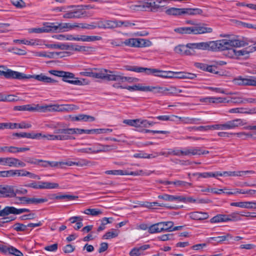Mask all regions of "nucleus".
Masks as SVG:
<instances>
[{"label":"nucleus","instance_id":"nucleus-1","mask_svg":"<svg viewBox=\"0 0 256 256\" xmlns=\"http://www.w3.org/2000/svg\"><path fill=\"white\" fill-rule=\"evenodd\" d=\"M252 42L248 38H243L242 40L236 39H222L218 40L211 41L212 51H223L228 50V54H230V50L233 47H244Z\"/></svg>","mask_w":256,"mask_h":256},{"label":"nucleus","instance_id":"nucleus-2","mask_svg":"<svg viewBox=\"0 0 256 256\" xmlns=\"http://www.w3.org/2000/svg\"><path fill=\"white\" fill-rule=\"evenodd\" d=\"M111 44L116 46H122L124 45L130 47L142 48L150 46L152 42L149 40L140 38H130L126 40L124 42L112 40Z\"/></svg>","mask_w":256,"mask_h":256},{"label":"nucleus","instance_id":"nucleus-3","mask_svg":"<svg viewBox=\"0 0 256 256\" xmlns=\"http://www.w3.org/2000/svg\"><path fill=\"white\" fill-rule=\"evenodd\" d=\"M124 68L128 71H132L139 73H144L146 74H152L154 76L166 78L168 76L166 71L160 70L156 68H146L135 66L126 65Z\"/></svg>","mask_w":256,"mask_h":256},{"label":"nucleus","instance_id":"nucleus-4","mask_svg":"<svg viewBox=\"0 0 256 256\" xmlns=\"http://www.w3.org/2000/svg\"><path fill=\"white\" fill-rule=\"evenodd\" d=\"M250 40L252 42L250 43L248 47L238 50L234 48L230 50V54L229 56L236 59L240 58L242 56L244 58H248L249 54L256 50V42H254Z\"/></svg>","mask_w":256,"mask_h":256},{"label":"nucleus","instance_id":"nucleus-5","mask_svg":"<svg viewBox=\"0 0 256 256\" xmlns=\"http://www.w3.org/2000/svg\"><path fill=\"white\" fill-rule=\"evenodd\" d=\"M206 26L205 24L198 23L192 26L188 27L189 34H200L212 32V28L206 27Z\"/></svg>","mask_w":256,"mask_h":256},{"label":"nucleus","instance_id":"nucleus-6","mask_svg":"<svg viewBox=\"0 0 256 256\" xmlns=\"http://www.w3.org/2000/svg\"><path fill=\"white\" fill-rule=\"evenodd\" d=\"M0 164L3 166L14 167L24 168L26 166V164L24 162H22L18 158L12 157L0 158Z\"/></svg>","mask_w":256,"mask_h":256},{"label":"nucleus","instance_id":"nucleus-7","mask_svg":"<svg viewBox=\"0 0 256 256\" xmlns=\"http://www.w3.org/2000/svg\"><path fill=\"white\" fill-rule=\"evenodd\" d=\"M50 107L51 106H44L40 107L38 104L36 105V106L34 107L32 106L30 104H27L20 106H16L14 107V110L29 112L38 111L40 110H42V111L45 112L46 110L50 111Z\"/></svg>","mask_w":256,"mask_h":256},{"label":"nucleus","instance_id":"nucleus-8","mask_svg":"<svg viewBox=\"0 0 256 256\" xmlns=\"http://www.w3.org/2000/svg\"><path fill=\"white\" fill-rule=\"evenodd\" d=\"M188 46L191 50V52H194V49L212 50L211 41L207 42H201L198 43L188 44Z\"/></svg>","mask_w":256,"mask_h":256},{"label":"nucleus","instance_id":"nucleus-9","mask_svg":"<svg viewBox=\"0 0 256 256\" xmlns=\"http://www.w3.org/2000/svg\"><path fill=\"white\" fill-rule=\"evenodd\" d=\"M246 124L244 120L240 118H236L227 122L224 124H222V130L234 129L240 126Z\"/></svg>","mask_w":256,"mask_h":256},{"label":"nucleus","instance_id":"nucleus-10","mask_svg":"<svg viewBox=\"0 0 256 256\" xmlns=\"http://www.w3.org/2000/svg\"><path fill=\"white\" fill-rule=\"evenodd\" d=\"M4 76L7 78H16L18 80H24L30 78V76L20 72L13 71L11 70L8 69L4 72Z\"/></svg>","mask_w":256,"mask_h":256},{"label":"nucleus","instance_id":"nucleus-11","mask_svg":"<svg viewBox=\"0 0 256 256\" xmlns=\"http://www.w3.org/2000/svg\"><path fill=\"white\" fill-rule=\"evenodd\" d=\"M16 193L14 192V186H0V197H15Z\"/></svg>","mask_w":256,"mask_h":256},{"label":"nucleus","instance_id":"nucleus-12","mask_svg":"<svg viewBox=\"0 0 256 256\" xmlns=\"http://www.w3.org/2000/svg\"><path fill=\"white\" fill-rule=\"evenodd\" d=\"M235 84L238 85L251 86H256V77L250 78H242L241 76L234 80Z\"/></svg>","mask_w":256,"mask_h":256},{"label":"nucleus","instance_id":"nucleus-13","mask_svg":"<svg viewBox=\"0 0 256 256\" xmlns=\"http://www.w3.org/2000/svg\"><path fill=\"white\" fill-rule=\"evenodd\" d=\"M12 136H16L18 138H26L32 139H40L42 133H29V132H14L12 134Z\"/></svg>","mask_w":256,"mask_h":256},{"label":"nucleus","instance_id":"nucleus-14","mask_svg":"<svg viewBox=\"0 0 256 256\" xmlns=\"http://www.w3.org/2000/svg\"><path fill=\"white\" fill-rule=\"evenodd\" d=\"M74 128H62V133L60 134H58L59 138L60 140H73L75 138L71 136L72 134H75Z\"/></svg>","mask_w":256,"mask_h":256},{"label":"nucleus","instance_id":"nucleus-15","mask_svg":"<svg viewBox=\"0 0 256 256\" xmlns=\"http://www.w3.org/2000/svg\"><path fill=\"white\" fill-rule=\"evenodd\" d=\"M98 70V69L96 70ZM110 70L102 68L98 70V72H94L93 78L106 80L108 81Z\"/></svg>","mask_w":256,"mask_h":256},{"label":"nucleus","instance_id":"nucleus-16","mask_svg":"<svg viewBox=\"0 0 256 256\" xmlns=\"http://www.w3.org/2000/svg\"><path fill=\"white\" fill-rule=\"evenodd\" d=\"M30 150L29 148H19L14 146H3L0 148V152L7 151L10 153H18L20 152H24Z\"/></svg>","mask_w":256,"mask_h":256},{"label":"nucleus","instance_id":"nucleus-17","mask_svg":"<svg viewBox=\"0 0 256 256\" xmlns=\"http://www.w3.org/2000/svg\"><path fill=\"white\" fill-rule=\"evenodd\" d=\"M27 76H30V78H34L38 81L43 82L44 83H54L57 81L51 78L48 77L42 74L38 75H27Z\"/></svg>","mask_w":256,"mask_h":256},{"label":"nucleus","instance_id":"nucleus-18","mask_svg":"<svg viewBox=\"0 0 256 256\" xmlns=\"http://www.w3.org/2000/svg\"><path fill=\"white\" fill-rule=\"evenodd\" d=\"M230 113H238L244 114H256V108H238L230 109L228 110Z\"/></svg>","mask_w":256,"mask_h":256},{"label":"nucleus","instance_id":"nucleus-19","mask_svg":"<svg viewBox=\"0 0 256 256\" xmlns=\"http://www.w3.org/2000/svg\"><path fill=\"white\" fill-rule=\"evenodd\" d=\"M174 51L176 53L181 55L189 56L193 54V52H191V50L188 46V44L186 46L180 45L175 47Z\"/></svg>","mask_w":256,"mask_h":256},{"label":"nucleus","instance_id":"nucleus-20","mask_svg":"<svg viewBox=\"0 0 256 256\" xmlns=\"http://www.w3.org/2000/svg\"><path fill=\"white\" fill-rule=\"evenodd\" d=\"M51 107L50 108L54 111H63V110H74L78 109V107L74 104H66L62 105L61 108H60L59 106L54 105L50 106Z\"/></svg>","mask_w":256,"mask_h":256},{"label":"nucleus","instance_id":"nucleus-21","mask_svg":"<svg viewBox=\"0 0 256 256\" xmlns=\"http://www.w3.org/2000/svg\"><path fill=\"white\" fill-rule=\"evenodd\" d=\"M109 73L108 81H116L119 83L124 82V76L120 72L110 70Z\"/></svg>","mask_w":256,"mask_h":256},{"label":"nucleus","instance_id":"nucleus-22","mask_svg":"<svg viewBox=\"0 0 256 256\" xmlns=\"http://www.w3.org/2000/svg\"><path fill=\"white\" fill-rule=\"evenodd\" d=\"M181 16L189 15L194 16L196 14H201L202 10L198 8H181Z\"/></svg>","mask_w":256,"mask_h":256},{"label":"nucleus","instance_id":"nucleus-23","mask_svg":"<svg viewBox=\"0 0 256 256\" xmlns=\"http://www.w3.org/2000/svg\"><path fill=\"white\" fill-rule=\"evenodd\" d=\"M208 214L206 212H194L190 213V217L192 220H206L208 218Z\"/></svg>","mask_w":256,"mask_h":256},{"label":"nucleus","instance_id":"nucleus-24","mask_svg":"<svg viewBox=\"0 0 256 256\" xmlns=\"http://www.w3.org/2000/svg\"><path fill=\"white\" fill-rule=\"evenodd\" d=\"M63 15L62 17L64 18H78L82 16L84 13L78 10L67 11Z\"/></svg>","mask_w":256,"mask_h":256},{"label":"nucleus","instance_id":"nucleus-25","mask_svg":"<svg viewBox=\"0 0 256 256\" xmlns=\"http://www.w3.org/2000/svg\"><path fill=\"white\" fill-rule=\"evenodd\" d=\"M58 32L68 31V29L71 30L75 27H80L77 23L72 24L70 23H58Z\"/></svg>","mask_w":256,"mask_h":256},{"label":"nucleus","instance_id":"nucleus-26","mask_svg":"<svg viewBox=\"0 0 256 256\" xmlns=\"http://www.w3.org/2000/svg\"><path fill=\"white\" fill-rule=\"evenodd\" d=\"M254 202H234L230 204L231 206H238L242 208H254Z\"/></svg>","mask_w":256,"mask_h":256},{"label":"nucleus","instance_id":"nucleus-27","mask_svg":"<svg viewBox=\"0 0 256 256\" xmlns=\"http://www.w3.org/2000/svg\"><path fill=\"white\" fill-rule=\"evenodd\" d=\"M149 244H144L138 248H134L130 252V256H139L142 254L143 251L150 248Z\"/></svg>","mask_w":256,"mask_h":256},{"label":"nucleus","instance_id":"nucleus-28","mask_svg":"<svg viewBox=\"0 0 256 256\" xmlns=\"http://www.w3.org/2000/svg\"><path fill=\"white\" fill-rule=\"evenodd\" d=\"M44 28L46 31V32H58V23H46L44 24Z\"/></svg>","mask_w":256,"mask_h":256},{"label":"nucleus","instance_id":"nucleus-29","mask_svg":"<svg viewBox=\"0 0 256 256\" xmlns=\"http://www.w3.org/2000/svg\"><path fill=\"white\" fill-rule=\"evenodd\" d=\"M40 189H53L58 187V184L57 183L38 182Z\"/></svg>","mask_w":256,"mask_h":256},{"label":"nucleus","instance_id":"nucleus-30","mask_svg":"<svg viewBox=\"0 0 256 256\" xmlns=\"http://www.w3.org/2000/svg\"><path fill=\"white\" fill-rule=\"evenodd\" d=\"M10 214L16 215L15 207L6 206L4 209L0 210V216L4 217Z\"/></svg>","mask_w":256,"mask_h":256},{"label":"nucleus","instance_id":"nucleus-31","mask_svg":"<svg viewBox=\"0 0 256 256\" xmlns=\"http://www.w3.org/2000/svg\"><path fill=\"white\" fill-rule=\"evenodd\" d=\"M118 88H120L126 89L130 91H142L145 92L146 86H142L140 84L136 85H134L133 86H118Z\"/></svg>","mask_w":256,"mask_h":256},{"label":"nucleus","instance_id":"nucleus-32","mask_svg":"<svg viewBox=\"0 0 256 256\" xmlns=\"http://www.w3.org/2000/svg\"><path fill=\"white\" fill-rule=\"evenodd\" d=\"M145 92H150L154 94H163V86H146Z\"/></svg>","mask_w":256,"mask_h":256},{"label":"nucleus","instance_id":"nucleus-33","mask_svg":"<svg viewBox=\"0 0 256 256\" xmlns=\"http://www.w3.org/2000/svg\"><path fill=\"white\" fill-rule=\"evenodd\" d=\"M162 232V224L160 222L151 225L148 228V232L150 234Z\"/></svg>","mask_w":256,"mask_h":256},{"label":"nucleus","instance_id":"nucleus-34","mask_svg":"<svg viewBox=\"0 0 256 256\" xmlns=\"http://www.w3.org/2000/svg\"><path fill=\"white\" fill-rule=\"evenodd\" d=\"M46 46L48 48L60 49L62 50H68L70 48L68 45L62 44H46Z\"/></svg>","mask_w":256,"mask_h":256},{"label":"nucleus","instance_id":"nucleus-35","mask_svg":"<svg viewBox=\"0 0 256 256\" xmlns=\"http://www.w3.org/2000/svg\"><path fill=\"white\" fill-rule=\"evenodd\" d=\"M162 224V232H172L174 222L172 221L160 222Z\"/></svg>","mask_w":256,"mask_h":256},{"label":"nucleus","instance_id":"nucleus-36","mask_svg":"<svg viewBox=\"0 0 256 256\" xmlns=\"http://www.w3.org/2000/svg\"><path fill=\"white\" fill-rule=\"evenodd\" d=\"M75 120L77 121L93 122L95 120V118L86 114H80L76 116Z\"/></svg>","mask_w":256,"mask_h":256},{"label":"nucleus","instance_id":"nucleus-37","mask_svg":"<svg viewBox=\"0 0 256 256\" xmlns=\"http://www.w3.org/2000/svg\"><path fill=\"white\" fill-rule=\"evenodd\" d=\"M181 8H170L166 10V14L173 16H181Z\"/></svg>","mask_w":256,"mask_h":256},{"label":"nucleus","instance_id":"nucleus-38","mask_svg":"<svg viewBox=\"0 0 256 256\" xmlns=\"http://www.w3.org/2000/svg\"><path fill=\"white\" fill-rule=\"evenodd\" d=\"M233 236L230 234H226L224 236H220L218 237H211L209 238L210 240H217L218 242L221 243L224 241L228 240L232 238Z\"/></svg>","mask_w":256,"mask_h":256},{"label":"nucleus","instance_id":"nucleus-39","mask_svg":"<svg viewBox=\"0 0 256 256\" xmlns=\"http://www.w3.org/2000/svg\"><path fill=\"white\" fill-rule=\"evenodd\" d=\"M226 214H218L210 220L211 223H216L220 222H226Z\"/></svg>","mask_w":256,"mask_h":256},{"label":"nucleus","instance_id":"nucleus-40","mask_svg":"<svg viewBox=\"0 0 256 256\" xmlns=\"http://www.w3.org/2000/svg\"><path fill=\"white\" fill-rule=\"evenodd\" d=\"M167 155H173L176 156H186V149L180 150L176 148L169 149L167 152Z\"/></svg>","mask_w":256,"mask_h":256},{"label":"nucleus","instance_id":"nucleus-41","mask_svg":"<svg viewBox=\"0 0 256 256\" xmlns=\"http://www.w3.org/2000/svg\"><path fill=\"white\" fill-rule=\"evenodd\" d=\"M202 152V149L199 147L194 148L191 149H186V156L192 154L200 155Z\"/></svg>","mask_w":256,"mask_h":256},{"label":"nucleus","instance_id":"nucleus-42","mask_svg":"<svg viewBox=\"0 0 256 256\" xmlns=\"http://www.w3.org/2000/svg\"><path fill=\"white\" fill-rule=\"evenodd\" d=\"M158 198L160 199H162L166 201L172 202L174 200L178 201V196H174L172 195H169L167 194H164L162 195H159L158 196Z\"/></svg>","mask_w":256,"mask_h":256},{"label":"nucleus","instance_id":"nucleus-43","mask_svg":"<svg viewBox=\"0 0 256 256\" xmlns=\"http://www.w3.org/2000/svg\"><path fill=\"white\" fill-rule=\"evenodd\" d=\"M113 218H104L101 220V224L100 226L98 228L97 231L98 232H100V231L103 230L105 229L106 226H105L108 224L112 223V221H110V220H112Z\"/></svg>","mask_w":256,"mask_h":256},{"label":"nucleus","instance_id":"nucleus-44","mask_svg":"<svg viewBox=\"0 0 256 256\" xmlns=\"http://www.w3.org/2000/svg\"><path fill=\"white\" fill-rule=\"evenodd\" d=\"M86 214L91 215L92 216H96L102 213V212L99 209L97 208H88L86 209L84 212Z\"/></svg>","mask_w":256,"mask_h":256},{"label":"nucleus","instance_id":"nucleus-45","mask_svg":"<svg viewBox=\"0 0 256 256\" xmlns=\"http://www.w3.org/2000/svg\"><path fill=\"white\" fill-rule=\"evenodd\" d=\"M119 20H106L105 22L106 28H114L120 27Z\"/></svg>","mask_w":256,"mask_h":256},{"label":"nucleus","instance_id":"nucleus-46","mask_svg":"<svg viewBox=\"0 0 256 256\" xmlns=\"http://www.w3.org/2000/svg\"><path fill=\"white\" fill-rule=\"evenodd\" d=\"M241 220L240 216L238 212H233L227 215L226 221H238Z\"/></svg>","mask_w":256,"mask_h":256},{"label":"nucleus","instance_id":"nucleus-47","mask_svg":"<svg viewBox=\"0 0 256 256\" xmlns=\"http://www.w3.org/2000/svg\"><path fill=\"white\" fill-rule=\"evenodd\" d=\"M28 213V214L20 216L19 217V220H31L34 219L36 216V214L32 212L31 210L30 212Z\"/></svg>","mask_w":256,"mask_h":256},{"label":"nucleus","instance_id":"nucleus-48","mask_svg":"<svg viewBox=\"0 0 256 256\" xmlns=\"http://www.w3.org/2000/svg\"><path fill=\"white\" fill-rule=\"evenodd\" d=\"M12 228L16 232H24L26 230L27 226L22 223H16Z\"/></svg>","mask_w":256,"mask_h":256},{"label":"nucleus","instance_id":"nucleus-49","mask_svg":"<svg viewBox=\"0 0 256 256\" xmlns=\"http://www.w3.org/2000/svg\"><path fill=\"white\" fill-rule=\"evenodd\" d=\"M56 200H64L66 199L69 200H74L78 198V196L69 195V194H59L56 196Z\"/></svg>","mask_w":256,"mask_h":256},{"label":"nucleus","instance_id":"nucleus-50","mask_svg":"<svg viewBox=\"0 0 256 256\" xmlns=\"http://www.w3.org/2000/svg\"><path fill=\"white\" fill-rule=\"evenodd\" d=\"M105 173L107 174H113V175H126L127 174L126 170H106Z\"/></svg>","mask_w":256,"mask_h":256},{"label":"nucleus","instance_id":"nucleus-51","mask_svg":"<svg viewBox=\"0 0 256 256\" xmlns=\"http://www.w3.org/2000/svg\"><path fill=\"white\" fill-rule=\"evenodd\" d=\"M24 162L30 164L39 165L42 160H38L32 157H28L24 159Z\"/></svg>","mask_w":256,"mask_h":256},{"label":"nucleus","instance_id":"nucleus-52","mask_svg":"<svg viewBox=\"0 0 256 256\" xmlns=\"http://www.w3.org/2000/svg\"><path fill=\"white\" fill-rule=\"evenodd\" d=\"M62 78L64 82H68V81H72V80L68 79L74 78V75L73 73L70 72H64Z\"/></svg>","mask_w":256,"mask_h":256},{"label":"nucleus","instance_id":"nucleus-53","mask_svg":"<svg viewBox=\"0 0 256 256\" xmlns=\"http://www.w3.org/2000/svg\"><path fill=\"white\" fill-rule=\"evenodd\" d=\"M8 252L9 254L15 256H24L23 254L20 251L12 246L8 248Z\"/></svg>","mask_w":256,"mask_h":256},{"label":"nucleus","instance_id":"nucleus-54","mask_svg":"<svg viewBox=\"0 0 256 256\" xmlns=\"http://www.w3.org/2000/svg\"><path fill=\"white\" fill-rule=\"evenodd\" d=\"M118 236V232L116 230L112 232H106L102 236L104 239H109L114 238Z\"/></svg>","mask_w":256,"mask_h":256},{"label":"nucleus","instance_id":"nucleus-55","mask_svg":"<svg viewBox=\"0 0 256 256\" xmlns=\"http://www.w3.org/2000/svg\"><path fill=\"white\" fill-rule=\"evenodd\" d=\"M46 198H30V204H38L46 202L48 201Z\"/></svg>","mask_w":256,"mask_h":256},{"label":"nucleus","instance_id":"nucleus-56","mask_svg":"<svg viewBox=\"0 0 256 256\" xmlns=\"http://www.w3.org/2000/svg\"><path fill=\"white\" fill-rule=\"evenodd\" d=\"M200 120V119L196 118L184 117L182 123L184 124H196V122Z\"/></svg>","mask_w":256,"mask_h":256},{"label":"nucleus","instance_id":"nucleus-57","mask_svg":"<svg viewBox=\"0 0 256 256\" xmlns=\"http://www.w3.org/2000/svg\"><path fill=\"white\" fill-rule=\"evenodd\" d=\"M212 103H224L229 102L230 100H227L226 98H213L211 97L210 100Z\"/></svg>","mask_w":256,"mask_h":256},{"label":"nucleus","instance_id":"nucleus-58","mask_svg":"<svg viewBox=\"0 0 256 256\" xmlns=\"http://www.w3.org/2000/svg\"><path fill=\"white\" fill-rule=\"evenodd\" d=\"M178 201L182 202H184L194 203L196 202V200L192 197H185L184 196H178Z\"/></svg>","mask_w":256,"mask_h":256},{"label":"nucleus","instance_id":"nucleus-59","mask_svg":"<svg viewBox=\"0 0 256 256\" xmlns=\"http://www.w3.org/2000/svg\"><path fill=\"white\" fill-rule=\"evenodd\" d=\"M93 70H96L97 68H88L85 70L84 71L82 72H80V74L83 76H89L93 78Z\"/></svg>","mask_w":256,"mask_h":256},{"label":"nucleus","instance_id":"nucleus-60","mask_svg":"<svg viewBox=\"0 0 256 256\" xmlns=\"http://www.w3.org/2000/svg\"><path fill=\"white\" fill-rule=\"evenodd\" d=\"M188 130L189 131H192V130H196V131H201V132H204V131H207V128L206 126H191L188 127L187 128Z\"/></svg>","mask_w":256,"mask_h":256},{"label":"nucleus","instance_id":"nucleus-61","mask_svg":"<svg viewBox=\"0 0 256 256\" xmlns=\"http://www.w3.org/2000/svg\"><path fill=\"white\" fill-rule=\"evenodd\" d=\"M4 129L5 128H10V129H14L18 128V123H11V122H6L3 123Z\"/></svg>","mask_w":256,"mask_h":256},{"label":"nucleus","instance_id":"nucleus-62","mask_svg":"<svg viewBox=\"0 0 256 256\" xmlns=\"http://www.w3.org/2000/svg\"><path fill=\"white\" fill-rule=\"evenodd\" d=\"M12 4L18 8H22L26 6L25 2L22 0H12Z\"/></svg>","mask_w":256,"mask_h":256},{"label":"nucleus","instance_id":"nucleus-63","mask_svg":"<svg viewBox=\"0 0 256 256\" xmlns=\"http://www.w3.org/2000/svg\"><path fill=\"white\" fill-rule=\"evenodd\" d=\"M174 32L182 34H189L188 27H182L176 28L174 30Z\"/></svg>","mask_w":256,"mask_h":256},{"label":"nucleus","instance_id":"nucleus-64","mask_svg":"<svg viewBox=\"0 0 256 256\" xmlns=\"http://www.w3.org/2000/svg\"><path fill=\"white\" fill-rule=\"evenodd\" d=\"M90 163V162L85 159H80L76 162V165L78 166H88Z\"/></svg>","mask_w":256,"mask_h":256}]
</instances>
